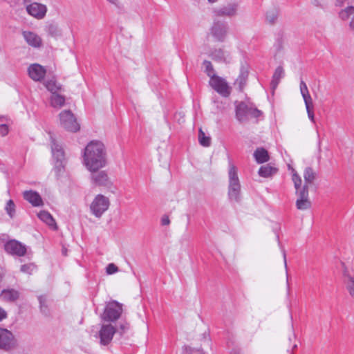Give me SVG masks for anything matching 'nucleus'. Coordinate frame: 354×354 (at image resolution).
Instances as JSON below:
<instances>
[{"instance_id": "27", "label": "nucleus", "mask_w": 354, "mask_h": 354, "mask_svg": "<svg viewBox=\"0 0 354 354\" xmlns=\"http://www.w3.org/2000/svg\"><path fill=\"white\" fill-rule=\"evenodd\" d=\"M45 30L48 35L55 38L60 37L62 35V30L59 28V26L54 22L48 24L45 27Z\"/></svg>"}, {"instance_id": "50", "label": "nucleus", "mask_w": 354, "mask_h": 354, "mask_svg": "<svg viewBox=\"0 0 354 354\" xmlns=\"http://www.w3.org/2000/svg\"><path fill=\"white\" fill-rule=\"evenodd\" d=\"M127 329H128L127 324H121L120 326V335H122L126 331V330H127Z\"/></svg>"}, {"instance_id": "14", "label": "nucleus", "mask_w": 354, "mask_h": 354, "mask_svg": "<svg viewBox=\"0 0 354 354\" xmlns=\"http://www.w3.org/2000/svg\"><path fill=\"white\" fill-rule=\"evenodd\" d=\"M298 198L296 201V207L299 210H306L311 207V203L308 199V189L306 185H304L297 194Z\"/></svg>"}, {"instance_id": "31", "label": "nucleus", "mask_w": 354, "mask_h": 354, "mask_svg": "<svg viewBox=\"0 0 354 354\" xmlns=\"http://www.w3.org/2000/svg\"><path fill=\"white\" fill-rule=\"evenodd\" d=\"M65 97L58 93L51 95L50 104L55 108H61L65 104Z\"/></svg>"}, {"instance_id": "7", "label": "nucleus", "mask_w": 354, "mask_h": 354, "mask_svg": "<svg viewBox=\"0 0 354 354\" xmlns=\"http://www.w3.org/2000/svg\"><path fill=\"white\" fill-rule=\"evenodd\" d=\"M61 126L68 131L76 132L80 129V124L70 110L63 111L59 113Z\"/></svg>"}, {"instance_id": "10", "label": "nucleus", "mask_w": 354, "mask_h": 354, "mask_svg": "<svg viewBox=\"0 0 354 354\" xmlns=\"http://www.w3.org/2000/svg\"><path fill=\"white\" fill-rule=\"evenodd\" d=\"M4 250L8 254L17 257H24L26 253V245L15 239L7 241Z\"/></svg>"}, {"instance_id": "54", "label": "nucleus", "mask_w": 354, "mask_h": 354, "mask_svg": "<svg viewBox=\"0 0 354 354\" xmlns=\"http://www.w3.org/2000/svg\"><path fill=\"white\" fill-rule=\"evenodd\" d=\"M230 354H240V352H239V350H237V349H233V350L231 351Z\"/></svg>"}, {"instance_id": "53", "label": "nucleus", "mask_w": 354, "mask_h": 354, "mask_svg": "<svg viewBox=\"0 0 354 354\" xmlns=\"http://www.w3.org/2000/svg\"><path fill=\"white\" fill-rule=\"evenodd\" d=\"M349 27L354 32V15L353 17H352L351 21L349 23Z\"/></svg>"}, {"instance_id": "32", "label": "nucleus", "mask_w": 354, "mask_h": 354, "mask_svg": "<svg viewBox=\"0 0 354 354\" xmlns=\"http://www.w3.org/2000/svg\"><path fill=\"white\" fill-rule=\"evenodd\" d=\"M292 180L294 183V186L296 189V194L297 195V194H299V192H300L301 189H302V187H301L302 180H301V177L295 171V170L294 169H292Z\"/></svg>"}, {"instance_id": "9", "label": "nucleus", "mask_w": 354, "mask_h": 354, "mask_svg": "<svg viewBox=\"0 0 354 354\" xmlns=\"http://www.w3.org/2000/svg\"><path fill=\"white\" fill-rule=\"evenodd\" d=\"M109 200L107 197L98 194L92 202L90 208L92 213L100 218L109 207Z\"/></svg>"}, {"instance_id": "46", "label": "nucleus", "mask_w": 354, "mask_h": 354, "mask_svg": "<svg viewBox=\"0 0 354 354\" xmlns=\"http://www.w3.org/2000/svg\"><path fill=\"white\" fill-rule=\"evenodd\" d=\"M313 106L308 107V108H306V111H307V113H308V116L309 119L313 122H315V115H314V113L313 111Z\"/></svg>"}, {"instance_id": "23", "label": "nucleus", "mask_w": 354, "mask_h": 354, "mask_svg": "<svg viewBox=\"0 0 354 354\" xmlns=\"http://www.w3.org/2000/svg\"><path fill=\"white\" fill-rule=\"evenodd\" d=\"M254 157L258 164H262L269 160L268 151L264 148H257L254 152Z\"/></svg>"}, {"instance_id": "44", "label": "nucleus", "mask_w": 354, "mask_h": 354, "mask_svg": "<svg viewBox=\"0 0 354 354\" xmlns=\"http://www.w3.org/2000/svg\"><path fill=\"white\" fill-rule=\"evenodd\" d=\"M8 133V127L6 124H0V134L2 136H5Z\"/></svg>"}, {"instance_id": "33", "label": "nucleus", "mask_w": 354, "mask_h": 354, "mask_svg": "<svg viewBox=\"0 0 354 354\" xmlns=\"http://www.w3.org/2000/svg\"><path fill=\"white\" fill-rule=\"evenodd\" d=\"M198 141L201 145L207 147L211 145V138L207 136L201 129L198 131Z\"/></svg>"}, {"instance_id": "21", "label": "nucleus", "mask_w": 354, "mask_h": 354, "mask_svg": "<svg viewBox=\"0 0 354 354\" xmlns=\"http://www.w3.org/2000/svg\"><path fill=\"white\" fill-rule=\"evenodd\" d=\"M237 7L238 5L235 3H229L227 6H223L222 8L215 9L214 10V12L216 16L231 17L236 14Z\"/></svg>"}, {"instance_id": "48", "label": "nucleus", "mask_w": 354, "mask_h": 354, "mask_svg": "<svg viewBox=\"0 0 354 354\" xmlns=\"http://www.w3.org/2000/svg\"><path fill=\"white\" fill-rule=\"evenodd\" d=\"M109 3L111 4H113L115 6H116L118 9L121 10L123 6L122 4L118 1V0H107Z\"/></svg>"}, {"instance_id": "49", "label": "nucleus", "mask_w": 354, "mask_h": 354, "mask_svg": "<svg viewBox=\"0 0 354 354\" xmlns=\"http://www.w3.org/2000/svg\"><path fill=\"white\" fill-rule=\"evenodd\" d=\"M8 316L6 311L0 306V322L6 319Z\"/></svg>"}, {"instance_id": "29", "label": "nucleus", "mask_w": 354, "mask_h": 354, "mask_svg": "<svg viewBox=\"0 0 354 354\" xmlns=\"http://www.w3.org/2000/svg\"><path fill=\"white\" fill-rule=\"evenodd\" d=\"M44 86L52 95L64 91L62 86L54 79L46 80Z\"/></svg>"}, {"instance_id": "8", "label": "nucleus", "mask_w": 354, "mask_h": 354, "mask_svg": "<svg viewBox=\"0 0 354 354\" xmlns=\"http://www.w3.org/2000/svg\"><path fill=\"white\" fill-rule=\"evenodd\" d=\"M122 312V304L116 301H113L106 306L102 318L106 322H114L120 317Z\"/></svg>"}, {"instance_id": "5", "label": "nucleus", "mask_w": 354, "mask_h": 354, "mask_svg": "<svg viewBox=\"0 0 354 354\" xmlns=\"http://www.w3.org/2000/svg\"><path fill=\"white\" fill-rule=\"evenodd\" d=\"M209 84L222 97H227L230 95L231 87L224 78L217 75H212L209 81Z\"/></svg>"}, {"instance_id": "52", "label": "nucleus", "mask_w": 354, "mask_h": 354, "mask_svg": "<svg viewBox=\"0 0 354 354\" xmlns=\"http://www.w3.org/2000/svg\"><path fill=\"white\" fill-rule=\"evenodd\" d=\"M346 0H335V6L338 7H342L344 4V2Z\"/></svg>"}, {"instance_id": "28", "label": "nucleus", "mask_w": 354, "mask_h": 354, "mask_svg": "<svg viewBox=\"0 0 354 354\" xmlns=\"http://www.w3.org/2000/svg\"><path fill=\"white\" fill-rule=\"evenodd\" d=\"M343 274L345 277L346 288L350 295L354 297V277L350 274L349 271L346 268L344 270Z\"/></svg>"}, {"instance_id": "4", "label": "nucleus", "mask_w": 354, "mask_h": 354, "mask_svg": "<svg viewBox=\"0 0 354 354\" xmlns=\"http://www.w3.org/2000/svg\"><path fill=\"white\" fill-rule=\"evenodd\" d=\"M51 151L55 160L54 171L55 176L59 178L65 171L66 158L64 151L62 146L59 145L56 140L50 136Z\"/></svg>"}, {"instance_id": "26", "label": "nucleus", "mask_w": 354, "mask_h": 354, "mask_svg": "<svg viewBox=\"0 0 354 354\" xmlns=\"http://www.w3.org/2000/svg\"><path fill=\"white\" fill-rule=\"evenodd\" d=\"M248 77V71L244 67L241 68V72L239 77L236 78L234 85L238 86L239 91H243L247 82Z\"/></svg>"}, {"instance_id": "56", "label": "nucleus", "mask_w": 354, "mask_h": 354, "mask_svg": "<svg viewBox=\"0 0 354 354\" xmlns=\"http://www.w3.org/2000/svg\"><path fill=\"white\" fill-rule=\"evenodd\" d=\"M287 288H288V292H289V291H290V286H289L288 280V279H287Z\"/></svg>"}, {"instance_id": "51", "label": "nucleus", "mask_w": 354, "mask_h": 354, "mask_svg": "<svg viewBox=\"0 0 354 354\" xmlns=\"http://www.w3.org/2000/svg\"><path fill=\"white\" fill-rule=\"evenodd\" d=\"M282 252H283V257L284 266H285L286 273H287L288 272V268H287L286 254V252H285L284 250H282Z\"/></svg>"}, {"instance_id": "15", "label": "nucleus", "mask_w": 354, "mask_h": 354, "mask_svg": "<svg viewBox=\"0 0 354 354\" xmlns=\"http://www.w3.org/2000/svg\"><path fill=\"white\" fill-rule=\"evenodd\" d=\"M29 77L34 81H41L46 73V70L39 64H32L28 68Z\"/></svg>"}, {"instance_id": "6", "label": "nucleus", "mask_w": 354, "mask_h": 354, "mask_svg": "<svg viewBox=\"0 0 354 354\" xmlns=\"http://www.w3.org/2000/svg\"><path fill=\"white\" fill-rule=\"evenodd\" d=\"M17 346V340L13 333L6 328H0V349L10 351Z\"/></svg>"}, {"instance_id": "43", "label": "nucleus", "mask_w": 354, "mask_h": 354, "mask_svg": "<svg viewBox=\"0 0 354 354\" xmlns=\"http://www.w3.org/2000/svg\"><path fill=\"white\" fill-rule=\"evenodd\" d=\"M310 2L313 6H315L316 7L322 8H324V5H325L324 0H311Z\"/></svg>"}, {"instance_id": "3", "label": "nucleus", "mask_w": 354, "mask_h": 354, "mask_svg": "<svg viewBox=\"0 0 354 354\" xmlns=\"http://www.w3.org/2000/svg\"><path fill=\"white\" fill-rule=\"evenodd\" d=\"M235 114L236 120L243 123L248 122L250 118H259L262 112L256 107L248 105L244 102H235Z\"/></svg>"}, {"instance_id": "42", "label": "nucleus", "mask_w": 354, "mask_h": 354, "mask_svg": "<svg viewBox=\"0 0 354 354\" xmlns=\"http://www.w3.org/2000/svg\"><path fill=\"white\" fill-rule=\"evenodd\" d=\"M118 268L114 263H109L106 268V272L108 274H112L117 272Z\"/></svg>"}, {"instance_id": "19", "label": "nucleus", "mask_w": 354, "mask_h": 354, "mask_svg": "<svg viewBox=\"0 0 354 354\" xmlns=\"http://www.w3.org/2000/svg\"><path fill=\"white\" fill-rule=\"evenodd\" d=\"M0 297L6 302H15L20 297V292L13 288L3 289L0 293Z\"/></svg>"}, {"instance_id": "37", "label": "nucleus", "mask_w": 354, "mask_h": 354, "mask_svg": "<svg viewBox=\"0 0 354 354\" xmlns=\"http://www.w3.org/2000/svg\"><path fill=\"white\" fill-rule=\"evenodd\" d=\"M277 17H278V12L275 10L268 11L266 13V21L270 24H274L276 22Z\"/></svg>"}, {"instance_id": "55", "label": "nucleus", "mask_w": 354, "mask_h": 354, "mask_svg": "<svg viewBox=\"0 0 354 354\" xmlns=\"http://www.w3.org/2000/svg\"><path fill=\"white\" fill-rule=\"evenodd\" d=\"M187 225H189V223H190V215L189 214H187Z\"/></svg>"}, {"instance_id": "13", "label": "nucleus", "mask_w": 354, "mask_h": 354, "mask_svg": "<svg viewBox=\"0 0 354 354\" xmlns=\"http://www.w3.org/2000/svg\"><path fill=\"white\" fill-rule=\"evenodd\" d=\"M227 24L225 22L214 21L210 30L211 34L218 41L222 42L225 40V38L227 32Z\"/></svg>"}, {"instance_id": "11", "label": "nucleus", "mask_w": 354, "mask_h": 354, "mask_svg": "<svg viewBox=\"0 0 354 354\" xmlns=\"http://www.w3.org/2000/svg\"><path fill=\"white\" fill-rule=\"evenodd\" d=\"M116 331V328L111 324H103L99 331L100 344L103 346L109 344Z\"/></svg>"}, {"instance_id": "40", "label": "nucleus", "mask_w": 354, "mask_h": 354, "mask_svg": "<svg viewBox=\"0 0 354 354\" xmlns=\"http://www.w3.org/2000/svg\"><path fill=\"white\" fill-rule=\"evenodd\" d=\"M303 99L305 102L306 108L313 106V100L309 93L301 94Z\"/></svg>"}, {"instance_id": "30", "label": "nucleus", "mask_w": 354, "mask_h": 354, "mask_svg": "<svg viewBox=\"0 0 354 354\" xmlns=\"http://www.w3.org/2000/svg\"><path fill=\"white\" fill-rule=\"evenodd\" d=\"M278 169L276 167L268 164L261 166L259 169V175L263 178L272 176L277 172Z\"/></svg>"}, {"instance_id": "38", "label": "nucleus", "mask_w": 354, "mask_h": 354, "mask_svg": "<svg viewBox=\"0 0 354 354\" xmlns=\"http://www.w3.org/2000/svg\"><path fill=\"white\" fill-rule=\"evenodd\" d=\"M35 268V266L33 263L24 264L21 266L20 270L22 272L31 274L32 270Z\"/></svg>"}, {"instance_id": "22", "label": "nucleus", "mask_w": 354, "mask_h": 354, "mask_svg": "<svg viewBox=\"0 0 354 354\" xmlns=\"http://www.w3.org/2000/svg\"><path fill=\"white\" fill-rule=\"evenodd\" d=\"M37 216L40 220L46 223L49 227H50L53 230L57 229V226L55 219L48 212L45 210L41 211L37 214Z\"/></svg>"}, {"instance_id": "17", "label": "nucleus", "mask_w": 354, "mask_h": 354, "mask_svg": "<svg viewBox=\"0 0 354 354\" xmlns=\"http://www.w3.org/2000/svg\"><path fill=\"white\" fill-rule=\"evenodd\" d=\"M209 56L215 62L228 64L231 57L228 52L222 48H215L211 50Z\"/></svg>"}, {"instance_id": "1", "label": "nucleus", "mask_w": 354, "mask_h": 354, "mask_svg": "<svg viewBox=\"0 0 354 354\" xmlns=\"http://www.w3.org/2000/svg\"><path fill=\"white\" fill-rule=\"evenodd\" d=\"M84 163L89 171L100 170L106 165V153L104 144L91 141L84 149Z\"/></svg>"}, {"instance_id": "25", "label": "nucleus", "mask_w": 354, "mask_h": 354, "mask_svg": "<svg viewBox=\"0 0 354 354\" xmlns=\"http://www.w3.org/2000/svg\"><path fill=\"white\" fill-rule=\"evenodd\" d=\"M304 178L305 181L304 185H306L308 188V185L313 184L317 179V174L312 167H307L304 171Z\"/></svg>"}, {"instance_id": "24", "label": "nucleus", "mask_w": 354, "mask_h": 354, "mask_svg": "<svg viewBox=\"0 0 354 354\" xmlns=\"http://www.w3.org/2000/svg\"><path fill=\"white\" fill-rule=\"evenodd\" d=\"M284 77V70L282 66H278L272 75V79L270 82V88L274 92L277 88L280 80Z\"/></svg>"}, {"instance_id": "34", "label": "nucleus", "mask_w": 354, "mask_h": 354, "mask_svg": "<svg viewBox=\"0 0 354 354\" xmlns=\"http://www.w3.org/2000/svg\"><path fill=\"white\" fill-rule=\"evenodd\" d=\"M353 15H354V6H352L346 7L339 12V18L344 21L347 20Z\"/></svg>"}, {"instance_id": "57", "label": "nucleus", "mask_w": 354, "mask_h": 354, "mask_svg": "<svg viewBox=\"0 0 354 354\" xmlns=\"http://www.w3.org/2000/svg\"><path fill=\"white\" fill-rule=\"evenodd\" d=\"M0 119H1L2 121L6 120V117H4V116H0Z\"/></svg>"}, {"instance_id": "12", "label": "nucleus", "mask_w": 354, "mask_h": 354, "mask_svg": "<svg viewBox=\"0 0 354 354\" xmlns=\"http://www.w3.org/2000/svg\"><path fill=\"white\" fill-rule=\"evenodd\" d=\"M91 172V179L92 183L96 186H103L110 187L112 183L105 171H90Z\"/></svg>"}, {"instance_id": "20", "label": "nucleus", "mask_w": 354, "mask_h": 354, "mask_svg": "<svg viewBox=\"0 0 354 354\" xmlns=\"http://www.w3.org/2000/svg\"><path fill=\"white\" fill-rule=\"evenodd\" d=\"M22 35L28 45L34 48H39L42 45L41 37L36 33L30 31H24Z\"/></svg>"}, {"instance_id": "2", "label": "nucleus", "mask_w": 354, "mask_h": 354, "mask_svg": "<svg viewBox=\"0 0 354 354\" xmlns=\"http://www.w3.org/2000/svg\"><path fill=\"white\" fill-rule=\"evenodd\" d=\"M228 196L230 201L239 203L241 201V184L237 174V169L231 161L229 162Z\"/></svg>"}, {"instance_id": "39", "label": "nucleus", "mask_w": 354, "mask_h": 354, "mask_svg": "<svg viewBox=\"0 0 354 354\" xmlns=\"http://www.w3.org/2000/svg\"><path fill=\"white\" fill-rule=\"evenodd\" d=\"M184 350L187 354H205L201 349L193 348L188 346H185Z\"/></svg>"}, {"instance_id": "58", "label": "nucleus", "mask_w": 354, "mask_h": 354, "mask_svg": "<svg viewBox=\"0 0 354 354\" xmlns=\"http://www.w3.org/2000/svg\"><path fill=\"white\" fill-rule=\"evenodd\" d=\"M297 348V345L296 344H294L292 346V350Z\"/></svg>"}, {"instance_id": "36", "label": "nucleus", "mask_w": 354, "mask_h": 354, "mask_svg": "<svg viewBox=\"0 0 354 354\" xmlns=\"http://www.w3.org/2000/svg\"><path fill=\"white\" fill-rule=\"evenodd\" d=\"M203 64L205 68V72L206 73L207 75L209 77V80L211 79V77H212V75H216L214 73V69L213 68V66L209 61L205 60Z\"/></svg>"}, {"instance_id": "59", "label": "nucleus", "mask_w": 354, "mask_h": 354, "mask_svg": "<svg viewBox=\"0 0 354 354\" xmlns=\"http://www.w3.org/2000/svg\"><path fill=\"white\" fill-rule=\"evenodd\" d=\"M208 1H209V2H211V3H214V2L216 1L217 0H208Z\"/></svg>"}, {"instance_id": "45", "label": "nucleus", "mask_w": 354, "mask_h": 354, "mask_svg": "<svg viewBox=\"0 0 354 354\" xmlns=\"http://www.w3.org/2000/svg\"><path fill=\"white\" fill-rule=\"evenodd\" d=\"M300 92L301 94L309 93L307 85L303 80L300 82Z\"/></svg>"}, {"instance_id": "18", "label": "nucleus", "mask_w": 354, "mask_h": 354, "mask_svg": "<svg viewBox=\"0 0 354 354\" xmlns=\"http://www.w3.org/2000/svg\"><path fill=\"white\" fill-rule=\"evenodd\" d=\"M24 198L29 202L34 207L43 205V201L38 192L33 190L24 191L23 192Z\"/></svg>"}, {"instance_id": "47", "label": "nucleus", "mask_w": 354, "mask_h": 354, "mask_svg": "<svg viewBox=\"0 0 354 354\" xmlns=\"http://www.w3.org/2000/svg\"><path fill=\"white\" fill-rule=\"evenodd\" d=\"M170 223L169 218L167 215H163L161 218V225H168Z\"/></svg>"}, {"instance_id": "35", "label": "nucleus", "mask_w": 354, "mask_h": 354, "mask_svg": "<svg viewBox=\"0 0 354 354\" xmlns=\"http://www.w3.org/2000/svg\"><path fill=\"white\" fill-rule=\"evenodd\" d=\"M5 210L9 215L10 218H14L15 215V205L12 200H9L6 205Z\"/></svg>"}, {"instance_id": "16", "label": "nucleus", "mask_w": 354, "mask_h": 354, "mask_svg": "<svg viewBox=\"0 0 354 354\" xmlns=\"http://www.w3.org/2000/svg\"><path fill=\"white\" fill-rule=\"evenodd\" d=\"M26 10L30 15L41 19L45 17L47 9L43 4L32 3L26 7Z\"/></svg>"}, {"instance_id": "41", "label": "nucleus", "mask_w": 354, "mask_h": 354, "mask_svg": "<svg viewBox=\"0 0 354 354\" xmlns=\"http://www.w3.org/2000/svg\"><path fill=\"white\" fill-rule=\"evenodd\" d=\"M38 300L39 302L41 311L44 313H46V311L47 310V306L46 305V297L44 296H39L38 297Z\"/></svg>"}]
</instances>
